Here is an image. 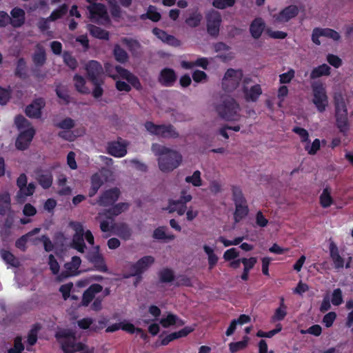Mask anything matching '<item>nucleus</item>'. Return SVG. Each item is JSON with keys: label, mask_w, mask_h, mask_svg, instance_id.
I'll list each match as a JSON object with an SVG mask.
<instances>
[{"label": "nucleus", "mask_w": 353, "mask_h": 353, "mask_svg": "<svg viewBox=\"0 0 353 353\" xmlns=\"http://www.w3.org/2000/svg\"><path fill=\"white\" fill-rule=\"evenodd\" d=\"M151 149L152 152L158 157L159 168L163 172L174 170L182 162V155L179 152L165 145L152 143Z\"/></svg>", "instance_id": "obj_1"}, {"label": "nucleus", "mask_w": 353, "mask_h": 353, "mask_svg": "<svg viewBox=\"0 0 353 353\" xmlns=\"http://www.w3.org/2000/svg\"><path fill=\"white\" fill-rule=\"evenodd\" d=\"M55 338L63 353H75L83 350L85 345L77 342L75 332L70 329H60L55 333Z\"/></svg>", "instance_id": "obj_2"}, {"label": "nucleus", "mask_w": 353, "mask_h": 353, "mask_svg": "<svg viewBox=\"0 0 353 353\" xmlns=\"http://www.w3.org/2000/svg\"><path fill=\"white\" fill-rule=\"evenodd\" d=\"M240 110L239 104L231 97L223 98L221 103L216 106L219 116L225 121H238L241 117Z\"/></svg>", "instance_id": "obj_3"}, {"label": "nucleus", "mask_w": 353, "mask_h": 353, "mask_svg": "<svg viewBox=\"0 0 353 353\" xmlns=\"http://www.w3.org/2000/svg\"><path fill=\"white\" fill-rule=\"evenodd\" d=\"M103 291V286L99 283H93L86 289L82 295V299L80 305L83 307H88L91 302L90 308L94 312H99L102 309V302L103 296H98L96 294Z\"/></svg>", "instance_id": "obj_4"}, {"label": "nucleus", "mask_w": 353, "mask_h": 353, "mask_svg": "<svg viewBox=\"0 0 353 353\" xmlns=\"http://www.w3.org/2000/svg\"><path fill=\"white\" fill-rule=\"evenodd\" d=\"M144 126L151 134L161 137L164 139H176L179 136L176 128L172 125H157L152 121H146Z\"/></svg>", "instance_id": "obj_5"}, {"label": "nucleus", "mask_w": 353, "mask_h": 353, "mask_svg": "<svg viewBox=\"0 0 353 353\" xmlns=\"http://www.w3.org/2000/svg\"><path fill=\"white\" fill-rule=\"evenodd\" d=\"M155 261L152 256H144L139 259L136 263H133L130 267L131 272L128 274L124 275V278L128 279L130 277L136 276L137 281L134 282V285L141 281L142 274L152 265Z\"/></svg>", "instance_id": "obj_6"}, {"label": "nucleus", "mask_w": 353, "mask_h": 353, "mask_svg": "<svg viewBox=\"0 0 353 353\" xmlns=\"http://www.w3.org/2000/svg\"><path fill=\"white\" fill-rule=\"evenodd\" d=\"M335 118L336 125L339 131L346 134L350 127L347 119V110L345 103L343 99L335 101Z\"/></svg>", "instance_id": "obj_7"}, {"label": "nucleus", "mask_w": 353, "mask_h": 353, "mask_svg": "<svg viewBox=\"0 0 353 353\" xmlns=\"http://www.w3.org/2000/svg\"><path fill=\"white\" fill-rule=\"evenodd\" d=\"M205 19L208 33L211 37H216L222 22L221 14L217 10H210L205 13Z\"/></svg>", "instance_id": "obj_8"}, {"label": "nucleus", "mask_w": 353, "mask_h": 353, "mask_svg": "<svg viewBox=\"0 0 353 353\" xmlns=\"http://www.w3.org/2000/svg\"><path fill=\"white\" fill-rule=\"evenodd\" d=\"M313 92V103L320 112L325 110L327 105V97L325 89L321 83H314L312 85Z\"/></svg>", "instance_id": "obj_9"}, {"label": "nucleus", "mask_w": 353, "mask_h": 353, "mask_svg": "<svg viewBox=\"0 0 353 353\" xmlns=\"http://www.w3.org/2000/svg\"><path fill=\"white\" fill-rule=\"evenodd\" d=\"M192 199L191 194L185 189L181 191L180 198L177 200L170 199L168 201L171 211H176L179 215H183L186 211V203Z\"/></svg>", "instance_id": "obj_10"}, {"label": "nucleus", "mask_w": 353, "mask_h": 353, "mask_svg": "<svg viewBox=\"0 0 353 353\" xmlns=\"http://www.w3.org/2000/svg\"><path fill=\"white\" fill-rule=\"evenodd\" d=\"M87 78L90 82H96L97 81L103 79V68L101 64L95 60L89 61L85 66Z\"/></svg>", "instance_id": "obj_11"}, {"label": "nucleus", "mask_w": 353, "mask_h": 353, "mask_svg": "<svg viewBox=\"0 0 353 353\" xmlns=\"http://www.w3.org/2000/svg\"><path fill=\"white\" fill-rule=\"evenodd\" d=\"M121 194L118 188H112L105 190L99 197L97 203L103 207L111 206L119 199Z\"/></svg>", "instance_id": "obj_12"}, {"label": "nucleus", "mask_w": 353, "mask_h": 353, "mask_svg": "<svg viewBox=\"0 0 353 353\" xmlns=\"http://www.w3.org/2000/svg\"><path fill=\"white\" fill-rule=\"evenodd\" d=\"M34 134L35 130L34 128H28V129L20 131L15 141L17 149L21 151L28 149Z\"/></svg>", "instance_id": "obj_13"}, {"label": "nucleus", "mask_w": 353, "mask_h": 353, "mask_svg": "<svg viewBox=\"0 0 353 353\" xmlns=\"http://www.w3.org/2000/svg\"><path fill=\"white\" fill-rule=\"evenodd\" d=\"M238 72L237 70L232 68L226 71L222 81L223 88L225 90L230 92L238 86L240 80L237 77Z\"/></svg>", "instance_id": "obj_14"}, {"label": "nucleus", "mask_w": 353, "mask_h": 353, "mask_svg": "<svg viewBox=\"0 0 353 353\" xmlns=\"http://www.w3.org/2000/svg\"><path fill=\"white\" fill-rule=\"evenodd\" d=\"M46 105V101L42 97H39L26 108V114L33 119H39L41 117V110Z\"/></svg>", "instance_id": "obj_15"}, {"label": "nucleus", "mask_w": 353, "mask_h": 353, "mask_svg": "<svg viewBox=\"0 0 353 353\" xmlns=\"http://www.w3.org/2000/svg\"><path fill=\"white\" fill-rule=\"evenodd\" d=\"M81 263L80 257L74 256L72 257L70 262L66 263L64 265L65 270L62 271L59 275V279L63 280L68 277L75 276L78 274V269Z\"/></svg>", "instance_id": "obj_16"}, {"label": "nucleus", "mask_w": 353, "mask_h": 353, "mask_svg": "<svg viewBox=\"0 0 353 353\" xmlns=\"http://www.w3.org/2000/svg\"><path fill=\"white\" fill-rule=\"evenodd\" d=\"M298 14V7L295 5H290L281 10L276 15H274V17L276 22L284 23L296 17Z\"/></svg>", "instance_id": "obj_17"}, {"label": "nucleus", "mask_w": 353, "mask_h": 353, "mask_svg": "<svg viewBox=\"0 0 353 353\" xmlns=\"http://www.w3.org/2000/svg\"><path fill=\"white\" fill-rule=\"evenodd\" d=\"M92 19L97 18L109 21V17L107 9L104 4L101 3H93L87 7Z\"/></svg>", "instance_id": "obj_18"}, {"label": "nucleus", "mask_w": 353, "mask_h": 353, "mask_svg": "<svg viewBox=\"0 0 353 353\" xmlns=\"http://www.w3.org/2000/svg\"><path fill=\"white\" fill-rule=\"evenodd\" d=\"M87 259L94 265L96 270L101 272H107L108 271L103 255L98 251L89 252L87 254Z\"/></svg>", "instance_id": "obj_19"}, {"label": "nucleus", "mask_w": 353, "mask_h": 353, "mask_svg": "<svg viewBox=\"0 0 353 353\" xmlns=\"http://www.w3.org/2000/svg\"><path fill=\"white\" fill-rule=\"evenodd\" d=\"M176 81V75L173 69L165 68L161 70L158 81L161 85L170 87L174 85Z\"/></svg>", "instance_id": "obj_20"}, {"label": "nucleus", "mask_w": 353, "mask_h": 353, "mask_svg": "<svg viewBox=\"0 0 353 353\" xmlns=\"http://www.w3.org/2000/svg\"><path fill=\"white\" fill-rule=\"evenodd\" d=\"M10 20H8L9 24L13 28H18L21 27L26 21V12L25 11L19 7H15L10 11Z\"/></svg>", "instance_id": "obj_21"}, {"label": "nucleus", "mask_w": 353, "mask_h": 353, "mask_svg": "<svg viewBox=\"0 0 353 353\" xmlns=\"http://www.w3.org/2000/svg\"><path fill=\"white\" fill-rule=\"evenodd\" d=\"M329 250L330 258L334 264V268L336 270L343 268L345 265V260L340 255L337 245L332 241L330 243Z\"/></svg>", "instance_id": "obj_22"}, {"label": "nucleus", "mask_w": 353, "mask_h": 353, "mask_svg": "<svg viewBox=\"0 0 353 353\" xmlns=\"http://www.w3.org/2000/svg\"><path fill=\"white\" fill-rule=\"evenodd\" d=\"M112 207L105 210L104 215L108 219L114 220V217L119 216L122 212L128 210L130 204L126 202H121L117 204H113Z\"/></svg>", "instance_id": "obj_23"}, {"label": "nucleus", "mask_w": 353, "mask_h": 353, "mask_svg": "<svg viewBox=\"0 0 353 353\" xmlns=\"http://www.w3.org/2000/svg\"><path fill=\"white\" fill-rule=\"evenodd\" d=\"M193 330H194V329L192 327L186 326L177 332H172L161 339V345H164V346L167 345L171 341H172L175 339H178L179 338H182V337H185V336H188L189 334L192 332Z\"/></svg>", "instance_id": "obj_24"}, {"label": "nucleus", "mask_w": 353, "mask_h": 353, "mask_svg": "<svg viewBox=\"0 0 353 353\" xmlns=\"http://www.w3.org/2000/svg\"><path fill=\"white\" fill-rule=\"evenodd\" d=\"M108 152L110 155L121 158L127 154L126 145L119 141H113L108 145Z\"/></svg>", "instance_id": "obj_25"}, {"label": "nucleus", "mask_w": 353, "mask_h": 353, "mask_svg": "<svg viewBox=\"0 0 353 353\" xmlns=\"http://www.w3.org/2000/svg\"><path fill=\"white\" fill-rule=\"evenodd\" d=\"M112 228L117 236L125 241L130 239L132 234V229L125 223H113Z\"/></svg>", "instance_id": "obj_26"}, {"label": "nucleus", "mask_w": 353, "mask_h": 353, "mask_svg": "<svg viewBox=\"0 0 353 353\" xmlns=\"http://www.w3.org/2000/svg\"><path fill=\"white\" fill-rule=\"evenodd\" d=\"M98 325L96 324H93V319L92 318H83L77 321L78 326L82 330H87L90 328L92 331L97 332L99 330H101L105 326V323L103 321H99L98 322Z\"/></svg>", "instance_id": "obj_27"}, {"label": "nucleus", "mask_w": 353, "mask_h": 353, "mask_svg": "<svg viewBox=\"0 0 353 353\" xmlns=\"http://www.w3.org/2000/svg\"><path fill=\"white\" fill-rule=\"evenodd\" d=\"M243 93L246 101L256 102L262 94V90L259 84H256L250 89L245 87Z\"/></svg>", "instance_id": "obj_28"}, {"label": "nucleus", "mask_w": 353, "mask_h": 353, "mask_svg": "<svg viewBox=\"0 0 353 353\" xmlns=\"http://www.w3.org/2000/svg\"><path fill=\"white\" fill-rule=\"evenodd\" d=\"M265 24L261 18H256L250 26V32L252 37L257 39L261 36Z\"/></svg>", "instance_id": "obj_29"}, {"label": "nucleus", "mask_w": 353, "mask_h": 353, "mask_svg": "<svg viewBox=\"0 0 353 353\" xmlns=\"http://www.w3.org/2000/svg\"><path fill=\"white\" fill-rule=\"evenodd\" d=\"M103 180L99 173L96 172L93 174L90 178L91 185L88 191V196H94L103 185Z\"/></svg>", "instance_id": "obj_30"}, {"label": "nucleus", "mask_w": 353, "mask_h": 353, "mask_svg": "<svg viewBox=\"0 0 353 353\" xmlns=\"http://www.w3.org/2000/svg\"><path fill=\"white\" fill-rule=\"evenodd\" d=\"M13 212L11 209V199L8 193L0 194V222L1 216H6L8 213Z\"/></svg>", "instance_id": "obj_31"}, {"label": "nucleus", "mask_w": 353, "mask_h": 353, "mask_svg": "<svg viewBox=\"0 0 353 353\" xmlns=\"http://www.w3.org/2000/svg\"><path fill=\"white\" fill-rule=\"evenodd\" d=\"M35 188L36 186L34 183H30L28 185L22 188V192L21 190H19L16 196L17 201L19 203H24L27 196L33 195L35 192Z\"/></svg>", "instance_id": "obj_32"}, {"label": "nucleus", "mask_w": 353, "mask_h": 353, "mask_svg": "<svg viewBox=\"0 0 353 353\" xmlns=\"http://www.w3.org/2000/svg\"><path fill=\"white\" fill-rule=\"evenodd\" d=\"M37 180L39 184L45 190L51 187L53 181V176L50 172L43 171L37 174Z\"/></svg>", "instance_id": "obj_33"}, {"label": "nucleus", "mask_w": 353, "mask_h": 353, "mask_svg": "<svg viewBox=\"0 0 353 353\" xmlns=\"http://www.w3.org/2000/svg\"><path fill=\"white\" fill-rule=\"evenodd\" d=\"M88 30L90 34L97 39L109 40V32L95 25L88 24Z\"/></svg>", "instance_id": "obj_34"}, {"label": "nucleus", "mask_w": 353, "mask_h": 353, "mask_svg": "<svg viewBox=\"0 0 353 353\" xmlns=\"http://www.w3.org/2000/svg\"><path fill=\"white\" fill-rule=\"evenodd\" d=\"M330 73L331 68L326 63H323L314 68L310 72V77L311 79H316L323 76H329Z\"/></svg>", "instance_id": "obj_35"}, {"label": "nucleus", "mask_w": 353, "mask_h": 353, "mask_svg": "<svg viewBox=\"0 0 353 353\" xmlns=\"http://www.w3.org/2000/svg\"><path fill=\"white\" fill-rule=\"evenodd\" d=\"M235 211L234 213V219L236 223L240 222L249 213V208L247 203H236Z\"/></svg>", "instance_id": "obj_36"}, {"label": "nucleus", "mask_w": 353, "mask_h": 353, "mask_svg": "<svg viewBox=\"0 0 353 353\" xmlns=\"http://www.w3.org/2000/svg\"><path fill=\"white\" fill-rule=\"evenodd\" d=\"M112 54L115 60L120 63H125L128 61L129 56L127 52L119 44L114 46Z\"/></svg>", "instance_id": "obj_37"}, {"label": "nucleus", "mask_w": 353, "mask_h": 353, "mask_svg": "<svg viewBox=\"0 0 353 353\" xmlns=\"http://www.w3.org/2000/svg\"><path fill=\"white\" fill-rule=\"evenodd\" d=\"M73 81L74 82L75 89L77 92L83 94L90 93L89 88L85 86V80L82 76L76 74L73 77Z\"/></svg>", "instance_id": "obj_38"}, {"label": "nucleus", "mask_w": 353, "mask_h": 353, "mask_svg": "<svg viewBox=\"0 0 353 353\" xmlns=\"http://www.w3.org/2000/svg\"><path fill=\"white\" fill-rule=\"evenodd\" d=\"M287 315V306L284 303V298L281 297L280 299V305L279 307L276 309L275 312L272 316V319L274 321H283Z\"/></svg>", "instance_id": "obj_39"}, {"label": "nucleus", "mask_w": 353, "mask_h": 353, "mask_svg": "<svg viewBox=\"0 0 353 353\" xmlns=\"http://www.w3.org/2000/svg\"><path fill=\"white\" fill-rule=\"evenodd\" d=\"M0 253H1V258L6 263L10 265L12 267H15V268H17L19 265V262L18 259L10 251L2 249L0 252Z\"/></svg>", "instance_id": "obj_40"}, {"label": "nucleus", "mask_w": 353, "mask_h": 353, "mask_svg": "<svg viewBox=\"0 0 353 353\" xmlns=\"http://www.w3.org/2000/svg\"><path fill=\"white\" fill-rule=\"evenodd\" d=\"M249 338L247 336H243V340L237 342H232L229 344V350L231 353H236L240 350H244L248 345Z\"/></svg>", "instance_id": "obj_41"}, {"label": "nucleus", "mask_w": 353, "mask_h": 353, "mask_svg": "<svg viewBox=\"0 0 353 353\" xmlns=\"http://www.w3.org/2000/svg\"><path fill=\"white\" fill-rule=\"evenodd\" d=\"M32 61L36 66L44 65L46 61V54L43 48H38V50L32 55Z\"/></svg>", "instance_id": "obj_42"}, {"label": "nucleus", "mask_w": 353, "mask_h": 353, "mask_svg": "<svg viewBox=\"0 0 353 353\" xmlns=\"http://www.w3.org/2000/svg\"><path fill=\"white\" fill-rule=\"evenodd\" d=\"M202 19V14L196 10L185 19V23L191 28H196L200 25Z\"/></svg>", "instance_id": "obj_43"}, {"label": "nucleus", "mask_w": 353, "mask_h": 353, "mask_svg": "<svg viewBox=\"0 0 353 353\" xmlns=\"http://www.w3.org/2000/svg\"><path fill=\"white\" fill-rule=\"evenodd\" d=\"M68 11V6L65 3H63L51 12L49 17L50 20L52 21H54L57 19H59L62 18L63 16H65L67 14Z\"/></svg>", "instance_id": "obj_44"}, {"label": "nucleus", "mask_w": 353, "mask_h": 353, "mask_svg": "<svg viewBox=\"0 0 353 353\" xmlns=\"http://www.w3.org/2000/svg\"><path fill=\"white\" fill-rule=\"evenodd\" d=\"M121 41L123 44L127 46L128 49L132 52V54L135 53L141 48L140 43L136 39L123 37Z\"/></svg>", "instance_id": "obj_45"}, {"label": "nucleus", "mask_w": 353, "mask_h": 353, "mask_svg": "<svg viewBox=\"0 0 353 353\" xmlns=\"http://www.w3.org/2000/svg\"><path fill=\"white\" fill-rule=\"evenodd\" d=\"M319 200L320 204L323 208H327L331 206L333 203V199L331 196L330 192L327 188L323 189V192L320 196Z\"/></svg>", "instance_id": "obj_46"}, {"label": "nucleus", "mask_w": 353, "mask_h": 353, "mask_svg": "<svg viewBox=\"0 0 353 353\" xmlns=\"http://www.w3.org/2000/svg\"><path fill=\"white\" fill-rule=\"evenodd\" d=\"M72 246L81 253H83L86 249V245L84 242L83 236L73 235Z\"/></svg>", "instance_id": "obj_47"}, {"label": "nucleus", "mask_w": 353, "mask_h": 353, "mask_svg": "<svg viewBox=\"0 0 353 353\" xmlns=\"http://www.w3.org/2000/svg\"><path fill=\"white\" fill-rule=\"evenodd\" d=\"M152 237L157 240H173L175 236L174 234H166L164 227H158L154 230Z\"/></svg>", "instance_id": "obj_48"}, {"label": "nucleus", "mask_w": 353, "mask_h": 353, "mask_svg": "<svg viewBox=\"0 0 353 353\" xmlns=\"http://www.w3.org/2000/svg\"><path fill=\"white\" fill-rule=\"evenodd\" d=\"M179 319L176 314L169 313L166 317L162 318L160 320V324L165 328L174 325L178 323ZM180 321H181L180 320Z\"/></svg>", "instance_id": "obj_49"}, {"label": "nucleus", "mask_w": 353, "mask_h": 353, "mask_svg": "<svg viewBox=\"0 0 353 353\" xmlns=\"http://www.w3.org/2000/svg\"><path fill=\"white\" fill-rule=\"evenodd\" d=\"M14 123L19 131L28 129V128H33L30 122L21 114L15 117Z\"/></svg>", "instance_id": "obj_50"}, {"label": "nucleus", "mask_w": 353, "mask_h": 353, "mask_svg": "<svg viewBox=\"0 0 353 353\" xmlns=\"http://www.w3.org/2000/svg\"><path fill=\"white\" fill-rule=\"evenodd\" d=\"M232 199L234 204L247 203L246 199L242 192L241 189L238 187L233 185L232 188Z\"/></svg>", "instance_id": "obj_51"}, {"label": "nucleus", "mask_w": 353, "mask_h": 353, "mask_svg": "<svg viewBox=\"0 0 353 353\" xmlns=\"http://www.w3.org/2000/svg\"><path fill=\"white\" fill-rule=\"evenodd\" d=\"M41 329L39 324L36 323L31 328L28 334L27 342L30 345H34L37 341V334L39 330Z\"/></svg>", "instance_id": "obj_52"}, {"label": "nucleus", "mask_w": 353, "mask_h": 353, "mask_svg": "<svg viewBox=\"0 0 353 353\" xmlns=\"http://www.w3.org/2000/svg\"><path fill=\"white\" fill-rule=\"evenodd\" d=\"M93 86L94 88L92 90V94L94 99H99L101 97L103 94V89L102 88V85L104 83V79L97 81L96 82H90Z\"/></svg>", "instance_id": "obj_53"}, {"label": "nucleus", "mask_w": 353, "mask_h": 353, "mask_svg": "<svg viewBox=\"0 0 353 353\" xmlns=\"http://www.w3.org/2000/svg\"><path fill=\"white\" fill-rule=\"evenodd\" d=\"M55 92L57 96L62 99L65 104L70 103V95L68 93L67 89L61 85H57L55 88Z\"/></svg>", "instance_id": "obj_54"}, {"label": "nucleus", "mask_w": 353, "mask_h": 353, "mask_svg": "<svg viewBox=\"0 0 353 353\" xmlns=\"http://www.w3.org/2000/svg\"><path fill=\"white\" fill-rule=\"evenodd\" d=\"M235 3L236 0H213L212 4L216 9L224 10L232 7Z\"/></svg>", "instance_id": "obj_55"}, {"label": "nucleus", "mask_w": 353, "mask_h": 353, "mask_svg": "<svg viewBox=\"0 0 353 353\" xmlns=\"http://www.w3.org/2000/svg\"><path fill=\"white\" fill-rule=\"evenodd\" d=\"M26 62L24 58H19L17 63V66L15 69V75L20 78H24L26 76Z\"/></svg>", "instance_id": "obj_56"}, {"label": "nucleus", "mask_w": 353, "mask_h": 353, "mask_svg": "<svg viewBox=\"0 0 353 353\" xmlns=\"http://www.w3.org/2000/svg\"><path fill=\"white\" fill-rule=\"evenodd\" d=\"M161 14L155 10V8L154 6H150L148 10V12L145 14H143L141 16V19H144L145 18H148L152 21L153 22H157L161 19Z\"/></svg>", "instance_id": "obj_57"}, {"label": "nucleus", "mask_w": 353, "mask_h": 353, "mask_svg": "<svg viewBox=\"0 0 353 353\" xmlns=\"http://www.w3.org/2000/svg\"><path fill=\"white\" fill-rule=\"evenodd\" d=\"M185 182L192 183L194 186L199 187L202 185L201 172L199 170L194 172L192 176H188L185 179Z\"/></svg>", "instance_id": "obj_58"}, {"label": "nucleus", "mask_w": 353, "mask_h": 353, "mask_svg": "<svg viewBox=\"0 0 353 353\" xmlns=\"http://www.w3.org/2000/svg\"><path fill=\"white\" fill-rule=\"evenodd\" d=\"M160 280L163 283L172 282L174 279V272L169 268L162 270L159 273Z\"/></svg>", "instance_id": "obj_59"}, {"label": "nucleus", "mask_w": 353, "mask_h": 353, "mask_svg": "<svg viewBox=\"0 0 353 353\" xmlns=\"http://www.w3.org/2000/svg\"><path fill=\"white\" fill-rule=\"evenodd\" d=\"M24 350V345L22 343V338L20 336L15 337L13 347L8 350V353H22Z\"/></svg>", "instance_id": "obj_60"}, {"label": "nucleus", "mask_w": 353, "mask_h": 353, "mask_svg": "<svg viewBox=\"0 0 353 353\" xmlns=\"http://www.w3.org/2000/svg\"><path fill=\"white\" fill-rule=\"evenodd\" d=\"M74 125H75L74 121L70 117L65 118L60 122L54 124V125L57 128L63 129L65 130H71L72 128H73L74 127Z\"/></svg>", "instance_id": "obj_61"}, {"label": "nucleus", "mask_w": 353, "mask_h": 353, "mask_svg": "<svg viewBox=\"0 0 353 353\" xmlns=\"http://www.w3.org/2000/svg\"><path fill=\"white\" fill-rule=\"evenodd\" d=\"M63 61L66 65H68L70 69L75 70L78 65L77 61L76 59L72 57L69 52H64L63 55Z\"/></svg>", "instance_id": "obj_62"}, {"label": "nucleus", "mask_w": 353, "mask_h": 353, "mask_svg": "<svg viewBox=\"0 0 353 353\" xmlns=\"http://www.w3.org/2000/svg\"><path fill=\"white\" fill-rule=\"evenodd\" d=\"M110 12L113 18H120L121 16V10L115 0L109 1Z\"/></svg>", "instance_id": "obj_63"}, {"label": "nucleus", "mask_w": 353, "mask_h": 353, "mask_svg": "<svg viewBox=\"0 0 353 353\" xmlns=\"http://www.w3.org/2000/svg\"><path fill=\"white\" fill-rule=\"evenodd\" d=\"M321 31L322 37L332 39L334 41H338L341 38L339 33L333 29L321 28Z\"/></svg>", "instance_id": "obj_64"}]
</instances>
